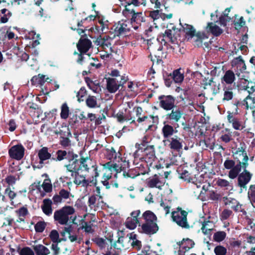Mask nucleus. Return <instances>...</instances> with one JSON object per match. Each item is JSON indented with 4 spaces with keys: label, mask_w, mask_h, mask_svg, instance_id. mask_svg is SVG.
<instances>
[{
    "label": "nucleus",
    "mask_w": 255,
    "mask_h": 255,
    "mask_svg": "<svg viewBox=\"0 0 255 255\" xmlns=\"http://www.w3.org/2000/svg\"><path fill=\"white\" fill-rule=\"evenodd\" d=\"M147 186L149 188H156L161 189L163 186V183L160 181L157 174L154 175L151 178H148L147 181Z\"/></svg>",
    "instance_id": "bb28decb"
},
{
    "label": "nucleus",
    "mask_w": 255,
    "mask_h": 255,
    "mask_svg": "<svg viewBox=\"0 0 255 255\" xmlns=\"http://www.w3.org/2000/svg\"><path fill=\"white\" fill-rule=\"evenodd\" d=\"M140 213L141 212L139 210L132 211L130 213V216L128 217L126 221V227L130 230L134 229L136 227L137 225L139 224V216Z\"/></svg>",
    "instance_id": "ddd939ff"
},
{
    "label": "nucleus",
    "mask_w": 255,
    "mask_h": 255,
    "mask_svg": "<svg viewBox=\"0 0 255 255\" xmlns=\"http://www.w3.org/2000/svg\"><path fill=\"white\" fill-rule=\"evenodd\" d=\"M167 140L169 142L168 146L171 150L179 152L182 149L183 139L179 136L174 135Z\"/></svg>",
    "instance_id": "6ab92c4d"
},
{
    "label": "nucleus",
    "mask_w": 255,
    "mask_h": 255,
    "mask_svg": "<svg viewBox=\"0 0 255 255\" xmlns=\"http://www.w3.org/2000/svg\"><path fill=\"white\" fill-rule=\"evenodd\" d=\"M236 73L231 70L226 71L224 76L221 78V83L223 86H233L232 84L236 80Z\"/></svg>",
    "instance_id": "412c9836"
},
{
    "label": "nucleus",
    "mask_w": 255,
    "mask_h": 255,
    "mask_svg": "<svg viewBox=\"0 0 255 255\" xmlns=\"http://www.w3.org/2000/svg\"><path fill=\"white\" fill-rule=\"evenodd\" d=\"M91 169H92L93 171V173L91 175L93 178L91 180L86 179L85 176L79 174V171H78V174L71 173V176L74 178L73 180L74 183L76 185H81L83 187H86L89 186L90 183L94 185H96L97 183V178L99 176L97 166L96 164L91 165Z\"/></svg>",
    "instance_id": "20e7f679"
},
{
    "label": "nucleus",
    "mask_w": 255,
    "mask_h": 255,
    "mask_svg": "<svg viewBox=\"0 0 255 255\" xmlns=\"http://www.w3.org/2000/svg\"><path fill=\"white\" fill-rule=\"evenodd\" d=\"M176 29H177L175 26H173L172 27V29H166L164 33L162 34V38L161 39V42L162 43V42H164V44L165 45L167 42L164 38H166L171 43H175V42L176 41L177 38L175 34L174 33H173L172 30L175 31Z\"/></svg>",
    "instance_id": "a878e982"
},
{
    "label": "nucleus",
    "mask_w": 255,
    "mask_h": 255,
    "mask_svg": "<svg viewBox=\"0 0 255 255\" xmlns=\"http://www.w3.org/2000/svg\"><path fill=\"white\" fill-rule=\"evenodd\" d=\"M214 252L216 255H226L227 249L222 246H217L214 249Z\"/></svg>",
    "instance_id": "052dcab7"
},
{
    "label": "nucleus",
    "mask_w": 255,
    "mask_h": 255,
    "mask_svg": "<svg viewBox=\"0 0 255 255\" xmlns=\"http://www.w3.org/2000/svg\"><path fill=\"white\" fill-rule=\"evenodd\" d=\"M92 240L96 244L100 250L105 249L106 246L108 245L106 242V240L102 238H95L92 239Z\"/></svg>",
    "instance_id": "09e8293b"
},
{
    "label": "nucleus",
    "mask_w": 255,
    "mask_h": 255,
    "mask_svg": "<svg viewBox=\"0 0 255 255\" xmlns=\"http://www.w3.org/2000/svg\"><path fill=\"white\" fill-rule=\"evenodd\" d=\"M246 24V21L243 16H241L240 18L237 20H234V24L236 30L241 29Z\"/></svg>",
    "instance_id": "13d9d810"
},
{
    "label": "nucleus",
    "mask_w": 255,
    "mask_h": 255,
    "mask_svg": "<svg viewBox=\"0 0 255 255\" xmlns=\"http://www.w3.org/2000/svg\"><path fill=\"white\" fill-rule=\"evenodd\" d=\"M140 174L139 171H137L135 169H131L128 170V171L126 170L123 171V176L124 181L130 179H133Z\"/></svg>",
    "instance_id": "58836bf2"
},
{
    "label": "nucleus",
    "mask_w": 255,
    "mask_h": 255,
    "mask_svg": "<svg viewBox=\"0 0 255 255\" xmlns=\"http://www.w3.org/2000/svg\"><path fill=\"white\" fill-rule=\"evenodd\" d=\"M233 212L229 209H225L222 212L220 217L222 220H225L228 219L230 216L232 214Z\"/></svg>",
    "instance_id": "338daca9"
},
{
    "label": "nucleus",
    "mask_w": 255,
    "mask_h": 255,
    "mask_svg": "<svg viewBox=\"0 0 255 255\" xmlns=\"http://www.w3.org/2000/svg\"><path fill=\"white\" fill-rule=\"evenodd\" d=\"M91 46L92 42L91 40L87 38H81L77 44V49L80 53L83 52L86 53L89 51Z\"/></svg>",
    "instance_id": "5701e85b"
},
{
    "label": "nucleus",
    "mask_w": 255,
    "mask_h": 255,
    "mask_svg": "<svg viewBox=\"0 0 255 255\" xmlns=\"http://www.w3.org/2000/svg\"><path fill=\"white\" fill-rule=\"evenodd\" d=\"M235 84L233 86H223L224 90V97L223 98V101H229L232 100L234 96L233 90L234 89Z\"/></svg>",
    "instance_id": "4c0bfd02"
},
{
    "label": "nucleus",
    "mask_w": 255,
    "mask_h": 255,
    "mask_svg": "<svg viewBox=\"0 0 255 255\" xmlns=\"http://www.w3.org/2000/svg\"><path fill=\"white\" fill-rule=\"evenodd\" d=\"M226 237V233L224 231H218L215 233L213 236V239L215 241L220 242L225 240Z\"/></svg>",
    "instance_id": "603ef678"
},
{
    "label": "nucleus",
    "mask_w": 255,
    "mask_h": 255,
    "mask_svg": "<svg viewBox=\"0 0 255 255\" xmlns=\"http://www.w3.org/2000/svg\"><path fill=\"white\" fill-rule=\"evenodd\" d=\"M157 44L158 45V47H157V50L154 51V58H153L151 54H150L148 56V57L150 58L151 61H152L153 63L156 61V63L158 64L160 62H162V58H164L166 57V54L162 51V45L159 44L158 43Z\"/></svg>",
    "instance_id": "4be33fe9"
},
{
    "label": "nucleus",
    "mask_w": 255,
    "mask_h": 255,
    "mask_svg": "<svg viewBox=\"0 0 255 255\" xmlns=\"http://www.w3.org/2000/svg\"><path fill=\"white\" fill-rule=\"evenodd\" d=\"M177 244L182 250L184 249L185 251H188L194 247L195 243L192 240L186 238L183 239L181 241L178 242Z\"/></svg>",
    "instance_id": "72a5a7b5"
},
{
    "label": "nucleus",
    "mask_w": 255,
    "mask_h": 255,
    "mask_svg": "<svg viewBox=\"0 0 255 255\" xmlns=\"http://www.w3.org/2000/svg\"><path fill=\"white\" fill-rule=\"evenodd\" d=\"M226 133L222 134L220 137L222 141L225 143H228L232 140V134L228 128H225Z\"/></svg>",
    "instance_id": "864d4df0"
},
{
    "label": "nucleus",
    "mask_w": 255,
    "mask_h": 255,
    "mask_svg": "<svg viewBox=\"0 0 255 255\" xmlns=\"http://www.w3.org/2000/svg\"><path fill=\"white\" fill-rule=\"evenodd\" d=\"M79 155L74 152L68 160L69 163L65 165L67 171L74 174H77L82 168L87 172H89L91 168L92 160L88 157H81L78 158Z\"/></svg>",
    "instance_id": "f03ea898"
},
{
    "label": "nucleus",
    "mask_w": 255,
    "mask_h": 255,
    "mask_svg": "<svg viewBox=\"0 0 255 255\" xmlns=\"http://www.w3.org/2000/svg\"><path fill=\"white\" fill-rule=\"evenodd\" d=\"M187 215L188 212L180 207H178L175 211L171 213V218L173 222L182 228L189 229L190 225L187 221Z\"/></svg>",
    "instance_id": "423d86ee"
},
{
    "label": "nucleus",
    "mask_w": 255,
    "mask_h": 255,
    "mask_svg": "<svg viewBox=\"0 0 255 255\" xmlns=\"http://www.w3.org/2000/svg\"><path fill=\"white\" fill-rule=\"evenodd\" d=\"M223 201L226 206H230L231 208L236 212H240L244 214L246 213L245 209L242 208V205L236 199L226 196L223 198Z\"/></svg>",
    "instance_id": "dca6fc26"
},
{
    "label": "nucleus",
    "mask_w": 255,
    "mask_h": 255,
    "mask_svg": "<svg viewBox=\"0 0 255 255\" xmlns=\"http://www.w3.org/2000/svg\"><path fill=\"white\" fill-rule=\"evenodd\" d=\"M180 178L184 180L185 181H187L188 182H191V180L192 179L190 174L187 170H184L180 174Z\"/></svg>",
    "instance_id": "69168bd1"
},
{
    "label": "nucleus",
    "mask_w": 255,
    "mask_h": 255,
    "mask_svg": "<svg viewBox=\"0 0 255 255\" xmlns=\"http://www.w3.org/2000/svg\"><path fill=\"white\" fill-rule=\"evenodd\" d=\"M41 186L44 191L46 193H50L52 190V185L51 184V181L49 179L44 180Z\"/></svg>",
    "instance_id": "5fc2aeb1"
},
{
    "label": "nucleus",
    "mask_w": 255,
    "mask_h": 255,
    "mask_svg": "<svg viewBox=\"0 0 255 255\" xmlns=\"http://www.w3.org/2000/svg\"><path fill=\"white\" fill-rule=\"evenodd\" d=\"M49 238L53 243H60L62 240L65 241V240L59 239V233L56 230H53L51 231Z\"/></svg>",
    "instance_id": "8fccbe9b"
},
{
    "label": "nucleus",
    "mask_w": 255,
    "mask_h": 255,
    "mask_svg": "<svg viewBox=\"0 0 255 255\" xmlns=\"http://www.w3.org/2000/svg\"><path fill=\"white\" fill-rule=\"evenodd\" d=\"M75 212V209L72 206H65L54 212V221L62 225H67L69 221V216L73 215Z\"/></svg>",
    "instance_id": "39448f33"
},
{
    "label": "nucleus",
    "mask_w": 255,
    "mask_h": 255,
    "mask_svg": "<svg viewBox=\"0 0 255 255\" xmlns=\"http://www.w3.org/2000/svg\"><path fill=\"white\" fill-rule=\"evenodd\" d=\"M55 133L56 134H60V137H68L72 136V133L70 130L68 126H63L62 128L60 129L58 131H55Z\"/></svg>",
    "instance_id": "49530a36"
},
{
    "label": "nucleus",
    "mask_w": 255,
    "mask_h": 255,
    "mask_svg": "<svg viewBox=\"0 0 255 255\" xmlns=\"http://www.w3.org/2000/svg\"><path fill=\"white\" fill-rule=\"evenodd\" d=\"M45 75L40 74L33 76L31 79V84L35 86L39 85L40 86H42L45 82L47 81L48 83H50L52 81L51 80H50L49 81H48V80H49V78H47L45 79Z\"/></svg>",
    "instance_id": "473e14b6"
},
{
    "label": "nucleus",
    "mask_w": 255,
    "mask_h": 255,
    "mask_svg": "<svg viewBox=\"0 0 255 255\" xmlns=\"http://www.w3.org/2000/svg\"><path fill=\"white\" fill-rule=\"evenodd\" d=\"M201 231L205 235H211V232L213 230V223L209 220H204L202 223Z\"/></svg>",
    "instance_id": "f704fd0d"
},
{
    "label": "nucleus",
    "mask_w": 255,
    "mask_h": 255,
    "mask_svg": "<svg viewBox=\"0 0 255 255\" xmlns=\"http://www.w3.org/2000/svg\"><path fill=\"white\" fill-rule=\"evenodd\" d=\"M95 220H91L89 221H86L84 219L81 220V225L78 228V230H84V232L87 234H93L95 230L93 228V222Z\"/></svg>",
    "instance_id": "cd10ccee"
},
{
    "label": "nucleus",
    "mask_w": 255,
    "mask_h": 255,
    "mask_svg": "<svg viewBox=\"0 0 255 255\" xmlns=\"http://www.w3.org/2000/svg\"><path fill=\"white\" fill-rule=\"evenodd\" d=\"M121 168V166L116 163H113L111 161L108 162L103 165V170L105 172L102 177V183L106 189L118 188V183L114 181L112 177L113 172H121L122 171Z\"/></svg>",
    "instance_id": "7ed1b4c3"
},
{
    "label": "nucleus",
    "mask_w": 255,
    "mask_h": 255,
    "mask_svg": "<svg viewBox=\"0 0 255 255\" xmlns=\"http://www.w3.org/2000/svg\"><path fill=\"white\" fill-rule=\"evenodd\" d=\"M148 141V136L147 135H144L141 139L140 143H136L135 144V147L136 149L138 150H142L143 148L145 147L146 146H148L147 143Z\"/></svg>",
    "instance_id": "3c124183"
},
{
    "label": "nucleus",
    "mask_w": 255,
    "mask_h": 255,
    "mask_svg": "<svg viewBox=\"0 0 255 255\" xmlns=\"http://www.w3.org/2000/svg\"><path fill=\"white\" fill-rule=\"evenodd\" d=\"M52 201L48 198L44 199L43 201V204L41 209L43 212L47 216H50L52 213Z\"/></svg>",
    "instance_id": "e433bc0d"
},
{
    "label": "nucleus",
    "mask_w": 255,
    "mask_h": 255,
    "mask_svg": "<svg viewBox=\"0 0 255 255\" xmlns=\"http://www.w3.org/2000/svg\"><path fill=\"white\" fill-rule=\"evenodd\" d=\"M206 30L208 33H211L215 36H220L223 32V30L219 26L212 22L208 23Z\"/></svg>",
    "instance_id": "2f4dec72"
},
{
    "label": "nucleus",
    "mask_w": 255,
    "mask_h": 255,
    "mask_svg": "<svg viewBox=\"0 0 255 255\" xmlns=\"http://www.w3.org/2000/svg\"><path fill=\"white\" fill-rule=\"evenodd\" d=\"M247 145L244 142H240L239 146H236L232 149L233 159L227 158L224 162L226 169L230 170L228 177L232 179H235L241 172L242 168H247L249 166V157L246 150Z\"/></svg>",
    "instance_id": "f257e3e1"
},
{
    "label": "nucleus",
    "mask_w": 255,
    "mask_h": 255,
    "mask_svg": "<svg viewBox=\"0 0 255 255\" xmlns=\"http://www.w3.org/2000/svg\"><path fill=\"white\" fill-rule=\"evenodd\" d=\"M49 148L47 147H42L38 152V157L39 159V163L43 164L44 161L51 159V154L49 152Z\"/></svg>",
    "instance_id": "7c9ffc66"
},
{
    "label": "nucleus",
    "mask_w": 255,
    "mask_h": 255,
    "mask_svg": "<svg viewBox=\"0 0 255 255\" xmlns=\"http://www.w3.org/2000/svg\"><path fill=\"white\" fill-rule=\"evenodd\" d=\"M185 27H183V31L185 33L186 35L189 36L190 37H193L196 36L197 39L196 41L199 42V45H201L202 43L203 37L200 32H198L196 34V30L194 27L189 24H186Z\"/></svg>",
    "instance_id": "aec40b11"
},
{
    "label": "nucleus",
    "mask_w": 255,
    "mask_h": 255,
    "mask_svg": "<svg viewBox=\"0 0 255 255\" xmlns=\"http://www.w3.org/2000/svg\"><path fill=\"white\" fill-rule=\"evenodd\" d=\"M119 81L115 78H108L107 79V89L111 93H115L120 88Z\"/></svg>",
    "instance_id": "c756f323"
},
{
    "label": "nucleus",
    "mask_w": 255,
    "mask_h": 255,
    "mask_svg": "<svg viewBox=\"0 0 255 255\" xmlns=\"http://www.w3.org/2000/svg\"><path fill=\"white\" fill-rule=\"evenodd\" d=\"M242 169L243 171L238 173L237 177H238V185L240 187L245 189L247 188V185L251 181L253 177V174L247 170V168Z\"/></svg>",
    "instance_id": "2eb2a0df"
},
{
    "label": "nucleus",
    "mask_w": 255,
    "mask_h": 255,
    "mask_svg": "<svg viewBox=\"0 0 255 255\" xmlns=\"http://www.w3.org/2000/svg\"><path fill=\"white\" fill-rule=\"evenodd\" d=\"M142 232L147 235L155 234L158 230L156 223H145L141 225Z\"/></svg>",
    "instance_id": "393cba45"
},
{
    "label": "nucleus",
    "mask_w": 255,
    "mask_h": 255,
    "mask_svg": "<svg viewBox=\"0 0 255 255\" xmlns=\"http://www.w3.org/2000/svg\"><path fill=\"white\" fill-rule=\"evenodd\" d=\"M248 195L252 205L255 208V184L250 186Z\"/></svg>",
    "instance_id": "a18cd8bd"
},
{
    "label": "nucleus",
    "mask_w": 255,
    "mask_h": 255,
    "mask_svg": "<svg viewBox=\"0 0 255 255\" xmlns=\"http://www.w3.org/2000/svg\"><path fill=\"white\" fill-rule=\"evenodd\" d=\"M46 224L44 221H39L34 226V229L36 233H42L46 228Z\"/></svg>",
    "instance_id": "4d7b16f0"
},
{
    "label": "nucleus",
    "mask_w": 255,
    "mask_h": 255,
    "mask_svg": "<svg viewBox=\"0 0 255 255\" xmlns=\"http://www.w3.org/2000/svg\"><path fill=\"white\" fill-rule=\"evenodd\" d=\"M86 104L90 108H95L97 106V98L94 96L89 95L86 100Z\"/></svg>",
    "instance_id": "de8ad7c7"
},
{
    "label": "nucleus",
    "mask_w": 255,
    "mask_h": 255,
    "mask_svg": "<svg viewBox=\"0 0 255 255\" xmlns=\"http://www.w3.org/2000/svg\"><path fill=\"white\" fill-rule=\"evenodd\" d=\"M114 33V36L126 35L130 31V28L128 26L126 22L119 21L115 23L111 28Z\"/></svg>",
    "instance_id": "4468645a"
},
{
    "label": "nucleus",
    "mask_w": 255,
    "mask_h": 255,
    "mask_svg": "<svg viewBox=\"0 0 255 255\" xmlns=\"http://www.w3.org/2000/svg\"><path fill=\"white\" fill-rule=\"evenodd\" d=\"M161 13L162 12H159V10L158 9L151 11L149 13V16L153 21H155L159 19V18H161Z\"/></svg>",
    "instance_id": "0e129e2a"
},
{
    "label": "nucleus",
    "mask_w": 255,
    "mask_h": 255,
    "mask_svg": "<svg viewBox=\"0 0 255 255\" xmlns=\"http://www.w3.org/2000/svg\"><path fill=\"white\" fill-rule=\"evenodd\" d=\"M233 105L235 107L240 108H243L246 110L250 109L251 111L255 108V97H253L251 94L243 101H240L239 100H236L233 103Z\"/></svg>",
    "instance_id": "9b49d317"
},
{
    "label": "nucleus",
    "mask_w": 255,
    "mask_h": 255,
    "mask_svg": "<svg viewBox=\"0 0 255 255\" xmlns=\"http://www.w3.org/2000/svg\"><path fill=\"white\" fill-rule=\"evenodd\" d=\"M110 241V243L111 244V246L109 247V246H108L107 250L105 252V253L103 254L104 255H111V251L112 248H114L115 249H116L117 250H121V247H123V245L119 246L117 245L118 243L120 244L123 242V237H120L119 238L117 241H115L113 244V240L111 239H110L108 240Z\"/></svg>",
    "instance_id": "c9c22d12"
},
{
    "label": "nucleus",
    "mask_w": 255,
    "mask_h": 255,
    "mask_svg": "<svg viewBox=\"0 0 255 255\" xmlns=\"http://www.w3.org/2000/svg\"><path fill=\"white\" fill-rule=\"evenodd\" d=\"M33 249L36 255H48L50 253L47 247L41 244L34 246Z\"/></svg>",
    "instance_id": "a19ab883"
},
{
    "label": "nucleus",
    "mask_w": 255,
    "mask_h": 255,
    "mask_svg": "<svg viewBox=\"0 0 255 255\" xmlns=\"http://www.w3.org/2000/svg\"><path fill=\"white\" fill-rule=\"evenodd\" d=\"M142 217L145 220V223H156L157 217L151 211L147 210L144 212Z\"/></svg>",
    "instance_id": "ea45409f"
},
{
    "label": "nucleus",
    "mask_w": 255,
    "mask_h": 255,
    "mask_svg": "<svg viewBox=\"0 0 255 255\" xmlns=\"http://www.w3.org/2000/svg\"><path fill=\"white\" fill-rule=\"evenodd\" d=\"M177 131V130H175L173 126L169 124H166L165 122L164 123V126L161 129V133L164 139L167 140L168 138Z\"/></svg>",
    "instance_id": "c85d7f7f"
},
{
    "label": "nucleus",
    "mask_w": 255,
    "mask_h": 255,
    "mask_svg": "<svg viewBox=\"0 0 255 255\" xmlns=\"http://www.w3.org/2000/svg\"><path fill=\"white\" fill-rule=\"evenodd\" d=\"M149 119H152V120L154 121L155 120H158V117L157 116H154L151 115L149 116H143L142 117H139V118H137L136 122H137L138 123H141L143 122H145V121H147Z\"/></svg>",
    "instance_id": "680f3d73"
},
{
    "label": "nucleus",
    "mask_w": 255,
    "mask_h": 255,
    "mask_svg": "<svg viewBox=\"0 0 255 255\" xmlns=\"http://www.w3.org/2000/svg\"><path fill=\"white\" fill-rule=\"evenodd\" d=\"M70 114V109L67 103H64L61 106L60 118L63 120H66Z\"/></svg>",
    "instance_id": "37998d69"
},
{
    "label": "nucleus",
    "mask_w": 255,
    "mask_h": 255,
    "mask_svg": "<svg viewBox=\"0 0 255 255\" xmlns=\"http://www.w3.org/2000/svg\"><path fill=\"white\" fill-rule=\"evenodd\" d=\"M74 151L73 149L71 150H62L58 149L56 152V157H52V160L56 161H61L64 159H69Z\"/></svg>",
    "instance_id": "b1692460"
},
{
    "label": "nucleus",
    "mask_w": 255,
    "mask_h": 255,
    "mask_svg": "<svg viewBox=\"0 0 255 255\" xmlns=\"http://www.w3.org/2000/svg\"><path fill=\"white\" fill-rule=\"evenodd\" d=\"M217 185L222 188H226V189H228V187L230 185L229 182L224 179L219 178L216 182Z\"/></svg>",
    "instance_id": "e2e57ef3"
},
{
    "label": "nucleus",
    "mask_w": 255,
    "mask_h": 255,
    "mask_svg": "<svg viewBox=\"0 0 255 255\" xmlns=\"http://www.w3.org/2000/svg\"><path fill=\"white\" fill-rule=\"evenodd\" d=\"M106 150V156L108 159L112 160L114 159L117 160V158L121 160L122 159V158L120 157V155H121V153L119 152L117 153L114 147H111V148H107Z\"/></svg>",
    "instance_id": "79ce46f5"
},
{
    "label": "nucleus",
    "mask_w": 255,
    "mask_h": 255,
    "mask_svg": "<svg viewBox=\"0 0 255 255\" xmlns=\"http://www.w3.org/2000/svg\"><path fill=\"white\" fill-rule=\"evenodd\" d=\"M238 110L239 108L235 107L234 112L228 111L227 119L235 129L242 130L246 128V124L242 118L238 116Z\"/></svg>",
    "instance_id": "0eeeda50"
},
{
    "label": "nucleus",
    "mask_w": 255,
    "mask_h": 255,
    "mask_svg": "<svg viewBox=\"0 0 255 255\" xmlns=\"http://www.w3.org/2000/svg\"><path fill=\"white\" fill-rule=\"evenodd\" d=\"M60 137L59 144L64 148H66L67 147L71 145V140L70 137Z\"/></svg>",
    "instance_id": "6e6d98bb"
},
{
    "label": "nucleus",
    "mask_w": 255,
    "mask_h": 255,
    "mask_svg": "<svg viewBox=\"0 0 255 255\" xmlns=\"http://www.w3.org/2000/svg\"><path fill=\"white\" fill-rule=\"evenodd\" d=\"M5 194L7 195L11 201V205H13V202L12 201L16 196V193L11 190L9 186H8L5 189Z\"/></svg>",
    "instance_id": "bf43d9fd"
},
{
    "label": "nucleus",
    "mask_w": 255,
    "mask_h": 255,
    "mask_svg": "<svg viewBox=\"0 0 255 255\" xmlns=\"http://www.w3.org/2000/svg\"><path fill=\"white\" fill-rule=\"evenodd\" d=\"M20 255H34V253L29 247L23 248L19 252Z\"/></svg>",
    "instance_id": "774afa93"
},
{
    "label": "nucleus",
    "mask_w": 255,
    "mask_h": 255,
    "mask_svg": "<svg viewBox=\"0 0 255 255\" xmlns=\"http://www.w3.org/2000/svg\"><path fill=\"white\" fill-rule=\"evenodd\" d=\"M159 106L166 111H169L175 107V98L172 95H161L158 97Z\"/></svg>",
    "instance_id": "9d476101"
},
{
    "label": "nucleus",
    "mask_w": 255,
    "mask_h": 255,
    "mask_svg": "<svg viewBox=\"0 0 255 255\" xmlns=\"http://www.w3.org/2000/svg\"><path fill=\"white\" fill-rule=\"evenodd\" d=\"M170 111V113L165 115V119L172 123L179 122L184 115L183 110L175 106Z\"/></svg>",
    "instance_id": "f8f14e48"
},
{
    "label": "nucleus",
    "mask_w": 255,
    "mask_h": 255,
    "mask_svg": "<svg viewBox=\"0 0 255 255\" xmlns=\"http://www.w3.org/2000/svg\"><path fill=\"white\" fill-rule=\"evenodd\" d=\"M123 13L126 16H127L128 13L132 14L130 19L131 23L137 24L136 25H133V27L135 30L138 28L139 26L141 25V22H144L146 21L145 14L142 12H136L133 8L127 7L126 6L123 10Z\"/></svg>",
    "instance_id": "1a4fd4ad"
},
{
    "label": "nucleus",
    "mask_w": 255,
    "mask_h": 255,
    "mask_svg": "<svg viewBox=\"0 0 255 255\" xmlns=\"http://www.w3.org/2000/svg\"><path fill=\"white\" fill-rule=\"evenodd\" d=\"M231 65L232 67L234 68L236 74L238 76H239L240 74L239 71L242 73L246 70V65L241 56L235 58L231 62Z\"/></svg>",
    "instance_id": "a211bd4d"
},
{
    "label": "nucleus",
    "mask_w": 255,
    "mask_h": 255,
    "mask_svg": "<svg viewBox=\"0 0 255 255\" xmlns=\"http://www.w3.org/2000/svg\"><path fill=\"white\" fill-rule=\"evenodd\" d=\"M141 151L143 152V156L140 158V159H143L147 163L146 166L147 167V170L141 171L140 174L144 175L149 171L150 167L152 166L153 162L156 157L155 156V147L153 145L146 146Z\"/></svg>",
    "instance_id": "6e6552de"
},
{
    "label": "nucleus",
    "mask_w": 255,
    "mask_h": 255,
    "mask_svg": "<svg viewBox=\"0 0 255 255\" xmlns=\"http://www.w3.org/2000/svg\"><path fill=\"white\" fill-rule=\"evenodd\" d=\"M24 148L21 144L12 146L8 150L9 156L17 160H21L24 155Z\"/></svg>",
    "instance_id": "f3484780"
},
{
    "label": "nucleus",
    "mask_w": 255,
    "mask_h": 255,
    "mask_svg": "<svg viewBox=\"0 0 255 255\" xmlns=\"http://www.w3.org/2000/svg\"><path fill=\"white\" fill-rule=\"evenodd\" d=\"M180 69L175 70L171 73L173 81L175 83H180L183 81L184 76L183 74L180 72Z\"/></svg>",
    "instance_id": "c03bdc74"
}]
</instances>
